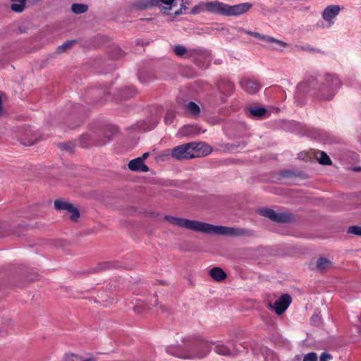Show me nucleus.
<instances>
[{"label":"nucleus","instance_id":"nucleus-1","mask_svg":"<svg viewBox=\"0 0 361 361\" xmlns=\"http://www.w3.org/2000/svg\"><path fill=\"white\" fill-rule=\"evenodd\" d=\"M341 87L339 78L333 74H326L318 80L314 78L301 82L297 86L294 94L295 103L302 106L307 100V94L313 90L312 97L319 101H331Z\"/></svg>","mask_w":361,"mask_h":361},{"label":"nucleus","instance_id":"nucleus-2","mask_svg":"<svg viewBox=\"0 0 361 361\" xmlns=\"http://www.w3.org/2000/svg\"><path fill=\"white\" fill-rule=\"evenodd\" d=\"M165 219L173 226L204 234L240 235L244 233L243 230L234 227L214 225L197 220H190L172 216H166Z\"/></svg>","mask_w":361,"mask_h":361},{"label":"nucleus","instance_id":"nucleus-3","mask_svg":"<svg viewBox=\"0 0 361 361\" xmlns=\"http://www.w3.org/2000/svg\"><path fill=\"white\" fill-rule=\"evenodd\" d=\"M214 345V341L195 343L189 338H184L176 345L169 346L166 351L169 354L182 359L203 358L209 355Z\"/></svg>","mask_w":361,"mask_h":361},{"label":"nucleus","instance_id":"nucleus-4","mask_svg":"<svg viewBox=\"0 0 361 361\" xmlns=\"http://www.w3.org/2000/svg\"><path fill=\"white\" fill-rule=\"evenodd\" d=\"M251 7L252 4L248 2L229 5L219 1H202L195 6L190 13L196 15L208 12L224 16H238L247 12Z\"/></svg>","mask_w":361,"mask_h":361},{"label":"nucleus","instance_id":"nucleus-5","mask_svg":"<svg viewBox=\"0 0 361 361\" xmlns=\"http://www.w3.org/2000/svg\"><path fill=\"white\" fill-rule=\"evenodd\" d=\"M214 350L219 355L230 357H234L240 353V350L237 348L235 343L227 345L219 341H215Z\"/></svg>","mask_w":361,"mask_h":361},{"label":"nucleus","instance_id":"nucleus-6","mask_svg":"<svg viewBox=\"0 0 361 361\" xmlns=\"http://www.w3.org/2000/svg\"><path fill=\"white\" fill-rule=\"evenodd\" d=\"M191 149L190 142L180 145L171 149V155L178 160L192 159Z\"/></svg>","mask_w":361,"mask_h":361},{"label":"nucleus","instance_id":"nucleus-7","mask_svg":"<svg viewBox=\"0 0 361 361\" xmlns=\"http://www.w3.org/2000/svg\"><path fill=\"white\" fill-rule=\"evenodd\" d=\"M292 302V298L288 294H283L272 304V310L281 316L288 308Z\"/></svg>","mask_w":361,"mask_h":361},{"label":"nucleus","instance_id":"nucleus-8","mask_svg":"<svg viewBox=\"0 0 361 361\" xmlns=\"http://www.w3.org/2000/svg\"><path fill=\"white\" fill-rule=\"evenodd\" d=\"M54 207L57 210H65L70 215V218L73 221H77L80 216L78 209L75 207L72 204L61 201V200H55L54 202Z\"/></svg>","mask_w":361,"mask_h":361},{"label":"nucleus","instance_id":"nucleus-9","mask_svg":"<svg viewBox=\"0 0 361 361\" xmlns=\"http://www.w3.org/2000/svg\"><path fill=\"white\" fill-rule=\"evenodd\" d=\"M190 144L192 148L191 149L192 158L205 157L212 152V147L204 142H192Z\"/></svg>","mask_w":361,"mask_h":361},{"label":"nucleus","instance_id":"nucleus-10","mask_svg":"<svg viewBox=\"0 0 361 361\" xmlns=\"http://www.w3.org/2000/svg\"><path fill=\"white\" fill-rule=\"evenodd\" d=\"M15 137L23 145H32L35 143V140L32 138V131L26 127H20L16 131Z\"/></svg>","mask_w":361,"mask_h":361},{"label":"nucleus","instance_id":"nucleus-11","mask_svg":"<svg viewBox=\"0 0 361 361\" xmlns=\"http://www.w3.org/2000/svg\"><path fill=\"white\" fill-rule=\"evenodd\" d=\"M340 10L341 8L338 5L328 6L324 10L322 18L328 22V27H331L334 24V21L332 20L338 15Z\"/></svg>","mask_w":361,"mask_h":361},{"label":"nucleus","instance_id":"nucleus-12","mask_svg":"<svg viewBox=\"0 0 361 361\" xmlns=\"http://www.w3.org/2000/svg\"><path fill=\"white\" fill-rule=\"evenodd\" d=\"M240 85L242 88L249 94H255L259 90V85L252 80H243Z\"/></svg>","mask_w":361,"mask_h":361},{"label":"nucleus","instance_id":"nucleus-13","mask_svg":"<svg viewBox=\"0 0 361 361\" xmlns=\"http://www.w3.org/2000/svg\"><path fill=\"white\" fill-rule=\"evenodd\" d=\"M128 167L133 171L147 172L149 171L148 166L142 161L141 159L138 158L131 160L128 164Z\"/></svg>","mask_w":361,"mask_h":361},{"label":"nucleus","instance_id":"nucleus-14","mask_svg":"<svg viewBox=\"0 0 361 361\" xmlns=\"http://www.w3.org/2000/svg\"><path fill=\"white\" fill-rule=\"evenodd\" d=\"M175 1L176 0H156V1H157L156 6L159 7L164 13L169 14V12L172 10L176 5Z\"/></svg>","mask_w":361,"mask_h":361},{"label":"nucleus","instance_id":"nucleus-15","mask_svg":"<svg viewBox=\"0 0 361 361\" xmlns=\"http://www.w3.org/2000/svg\"><path fill=\"white\" fill-rule=\"evenodd\" d=\"M292 219V216L288 213H278L272 210V221L277 223H286Z\"/></svg>","mask_w":361,"mask_h":361},{"label":"nucleus","instance_id":"nucleus-16","mask_svg":"<svg viewBox=\"0 0 361 361\" xmlns=\"http://www.w3.org/2000/svg\"><path fill=\"white\" fill-rule=\"evenodd\" d=\"M196 128L193 126L187 125L182 127L178 132V137L192 136L197 134Z\"/></svg>","mask_w":361,"mask_h":361},{"label":"nucleus","instance_id":"nucleus-17","mask_svg":"<svg viewBox=\"0 0 361 361\" xmlns=\"http://www.w3.org/2000/svg\"><path fill=\"white\" fill-rule=\"evenodd\" d=\"M209 275L217 281H221L226 277L225 271L219 267H214L209 271Z\"/></svg>","mask_w":361,"mask_h":361},{"label":"nucleus","instance_id":"nucleus-18","mask_svg":"<svg viewBox=\"0 0 361 361\" xmlns=\"http://www.w3.org/2000/svg\"><path fill=\"white\" fill-rule=\"evenodd\" d=\"M250 116L257 118H262L267 114V110L264 107L254 106L248 109Z\"/></svg>","mask_w":361,"mask_h":361},{"label":"nucleus","instance_id":"nucleus-19","mask_svg":"<svg viewBox=\"0 0 361 361\" xmlns=\"http://www.w3.org/2000/svg\"><path fill=\"white\" fill-rule=\"evenodd\" d=\"M331 267V262L326 258L321 257L317 260L316 268L319 271H324Z\"/></svg>","mask_w":361,"mask_h":361},{"label":"nucleus","instance_id":"nucleus-20","mask_svg":"<svg viewBox=\"0 0 361 361\" xmlns=\"http://www.w3.org/2000/svg\"><path fill=\"white\" fill-rule=\"evenodd\" d=\"M239 32H243L247 35H250L251 36L255 37V38L258 39L259 40L269 42H271V38L268 35H264L259 32H252L250 30H245L242 27L238 28Z\"/></svg>","mask_w":361,"mask_h":361},{"label":"nucleus","instance_id":"nucleus-21","mask_svg":"<svg viewBox=\"0 0 361 361\" xmlns=\"http://www.w3.org/2000/svg\"><path fill=\"white\" fill-rule=\"evenodd\" d=\"M316 159L322 164L329 165L331 164L329 157L324 152L317 151L314 153Z\"/></svg>","mask_w":361,"mask_h":361},{"label":"nucleus","instance_id":"nucleus-22","mask_svg":"<svg viewBox=\"0 0 361 361\" xmlns=\"http://www.w3.org/2000/svg\"><path fill=\"white\" fill-rule=\"evenodd\" d=\"M11 1H12L11 9L14 12L20 13L25 9L26 0H11Z\"/></svg>","mask_w":361,"mask_h":361},{"label":"nucleus","instance_id":"nucleus-23","mask_svg":"<svg viewBox=\"0 0 361 361\" xmlns=\"http://www.w3.org/2000/svg\"><path fill=\"white\" fill-rule=\"evenodd\" d=\"M187 111L193 116H197L200 113V109L199 106L193 102H190L185 106Z\"/></svg>","mask_w":361,"mask_h":361},{"label":"nucleus","instance_id":"nucleus-24","mask_svg":"<svg viewBox=\"0 0 361 361\" xmlns=\"http://www.w3.org/2000/svg\"><path fill=\"white\" fill-rule=\"evenodd\" d=\"M156 0H138L136 6L140 9H147L156 6Z\"/></svg>","mask_w":361,"mask_h":361},{"label":"nucleus","instance_id":"nucleus-25","mask_svg":"<svg viewBox=\"0 0 361 361\" xmlns=\"http://www.w3.org/2000/svg\"><path fill=\"white\" fill-rule=\"evenodd\" d=\"M87 6L83 4H73L71 6L72 11L75 14H81L87 11Z\"/></svg>","mask_w":361,"mask_h":361},{"label":"nucleus","instance_id":"nucleus-26","mask_svg":"<svg viewBox=\"0 0 361 361\" xmlns=\"http://www.w3.org/2000/svg\"><path fill=\"white\" fill-rule=\"evenodd\" d=\"M75 42V40H68V41L65 42L63 44H62L57 48L56 53L57 54L64 53L66 50L71 49L73 46Z\"/></svg>","mask_w":361,"mask_h":361},{"label":"nucleus","instance_id":"nucleus-27","mask_svg":"<svg viewBox=\"0 0 361 361\" xmlns=\"http://www.w3.org/2000/svg\"><path fill=\"white\" fill-rule=\"evenodd\" d=\"M180 1H181V4L180 5V8L174 12L175 16L182 14L184 11H185L188 9L187 6L190 3L189 0H180Z\"/></svg>","mask_w":361,"mask_h":361},{"label":"nucleus","instance_id":"nucleus-28","mask_svg":"<svg viewBox=\"0 0 361 361\" xmlns=\"http://www.w3.org/2000/svg\"><path fill=\"white\" fill-rule=\"evenodd\" d=\"M288 47L286 42L276 39L272 37V49H282L284 47Z\"/></svg>","mask_w":361,"mask_h":361},{"label":"nucleus","instance_id":"nucleus-29","mask_svg":"<svg viewBox=\"0 0 361 361\" xmlns=\"http://www.w3.org/2000/svg\"><path fill=\"white\" fill-rule=\"evenodd\" d=\"M173 51L176 55L179 56H183L187 54V49L185 47L182 45H176L173 47Z\"/></svg>","mask_w":361,"mask_h":361},{"label":"nucleus","instance_id":"nucleus-30","mask_svg":"<svg viewBox=\"0 0 361 361\" xmlns=\"http://www.w3.org/2000/svg\"><path fill=\"white\" fill-rule=\"evenodd\" d=\"M348 233L361 235V226H353L348 228Z\"/></svg>","mask_w":361,"mask_h":361},{"label":"nucleus","instance_id":"nucleus-31","mask_svg":"<svg viewBox=\"0 0 361 361\" xmlns=\"http://www.w3.org/2000/svg\"><path fill=\"white\" fill-rule=\"evenodd\" d=\"M302 361H317V355L315 353H309L304 356Z\"/></svg>","mask_w":361,"mask_h":361},{"label":"nucleus","instance_id":"nucleus-32","mask_svg":"<svg viewBox=\"0 0 361 361\" xmlns=\"http://www.w3.org/2000/svg\"><path fill=\"white\" fill-rule=\"evenodd\" d=\"M64 361H81V359L74 354H67L65 356Z\"/></svg>","mask_w":361,"mask_h":361},{"label":"nucleus","instance_id":"nucleus-33","mask_svg":"<svg viewBox=\"0 0 361 361\" xmlns=\"http://www.w3.org/2000/svg\"><path fill=\"white\" fill-rule=\"evenodd\" d=\"M258 213L264 216L271 219V209L263 208L258 210Z\"/></svg>","mask_w":361,"mask_h":361},{"label":"nucleus","instance_id":"nucleus-34","mask_svg":"<svg viewBox=\"0 0 361 361\" xmlns=\"http://www.w3.org/2000/svg\"><path fill=\"white\" fill-rule=\"evenodd\" d=\"M331 358V356L326 353H322L320 355V361H329Z\"/></svg>","mask_w":361,"mask_h":361},{"label":"nucleus","instance_id":"nucleus-35","mask_svg":"<svg viewBox=\"0 0 361 361\" xmlns=\"http://www.w3.org/2000/svg\"><path fill=\"white\" fill-rule=\"evenodd\" d=\"M149 152H146L143 154V155L141 157H138V159H141L142 161L144 163V161L149 157Z\"/></svg>","mask_w":361,"mask_h":361},{"label":"nucleus","instance_id":"nucleus-36","mask_svg":"<svg viewBox=\"0 0 361 361\" xmlns=\"http://www.w3.org/2000/svg\"><path fill=\"white\" fill-rule=\"evenodd\" d=\"M81 361H96L94 358H87L85 360H81Z\"/></svg>","mask_w":361,"mask_h":361},{"label":"nucleus","instance_id":"nucleus-37","mask_svg":"<svg viewBox=\"0 0 361 361\" xmlns=\"http://www.w3.org/2000/svg\"><path fill=\"white\" fill-rule=\"evenodd\" d=\"M281 98L282 99L285 98V92L283 91H282V92H281Z\"/></svg>","mask_w":361,"mask_h":361},{"label":"nucleus","instance_id":"nucleus-38","mask_svg":"<svg viewBox=\"0 0 361 361\" xmlns=\"http://www.w3.org/2000/svg\"><path fill=\"white\" fill-rule=\"evenodd\" d=\"M304 49H305V50H313V49H310L309 47L304 48Z\"/></svg>","mask_w":361,"mask_h":361},{"label":"nucleus","instance_id":"nucleus-39","mask_svg":"<svg viewBox=\"0 0 361 361\" xmlns=\"http://www.w3.org/2000/svg\"><path fill=\"white\" fill-rule=\"evenodd\" d=\"M165 121H166V123H169L168 118H166Z\"/></svg>","mask_w":361,"mask_h":361},{"label":"nucleus","instance_id":"nucleus-40","mask_svg":"<svg viewBox=\"0 0 361 361\" xmlns=\"http://www.w3.org/2000/svg\"><path fill=\"white\" fill-rule=\"evenodd\" d=\"M267 306L269 307H271V302H268Z\"/></svg>","mask_w":361,"mask_h":361},{"label":"nucleus","instance_id":"nucleus-41","mask_svg":"<svg viewBox=\"0 0 361 361\" xmlns=\"http://www.w3.org/2000/svg\"><path fill=\"white\" fill-rule=\"evenodd\" d=\"M359 320L361 322V316L360 317Z\"/></svg>","mask_w":361,"mask_h":361}]
</instances>
